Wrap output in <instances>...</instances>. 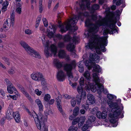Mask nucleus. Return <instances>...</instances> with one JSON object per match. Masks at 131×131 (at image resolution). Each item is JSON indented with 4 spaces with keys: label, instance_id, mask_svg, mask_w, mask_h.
I'll list each match as a JSON object with an SVG mask.
<instances>
[{
    "label": "nucleus",
    "instance_id": "1",
    "mask_svg": "<svg viewBox=\"0 0 131 131\" xmlns=\"http://www.w3.org/2000/svg\"><path fill=\"white\" fill-rule=\"evenodd\" d=\"M110 10V8L108 7L106 8L105 10L106 15L110 17L109 22L105 19L100 17L97 20V16L93 14L90 15L87 12L84 13L78 12V17L76 15L74 16L72 18L64 24H62L61 21H58L60 31L62 33L68 30L75 31L78 29L77 27H75L78 19H81L82 21L84 17H87L85 24L86 26L89 28L88 30L85 31L84 35L87 38H91L89 43H87L85 46L87 48L90 49L92 50H95L97 54H100L101 51L104 52L106 50L105 47L107 44L108 37H100L99 35H94L98 31L99 27L102 26L105 27V28L103 32L104 35H106L108 33L112 34L116 32L118 33V28L115 26L116 21L113 18L115 16L116 18L119 19L123 9H121V11L116 10L114 14L113 12H111Z\"/></svg>",
    "mask_w": 131,
    "mask_h": 131
},
{
    "label": "nucleus",
    "instance_id": "2",
    "mask_svg": "<svg viewBox=\"0 0 131 131\" xmlns=\"http://www.w3.org/2000/svg\"><path fill=\"white\" fill-rule=\"evenodd\" d=\"M89 61L86 60L85 61V65L89 70L93 67V72L96 73H93V78L94 83V86L92 87L91 86H90L87 88H88V90L91 89V91L94 92L97 91L98 94L99 95L101 94L102 91L104 93H108L107 90L106 89H104L103 85L100 83L101 82L104 83V80L101 78L100 80L98 76L99 74L98 73L101 72V68L99 65L94 63L95 62L96 63L98 62L100 60L99 56L95 53H90L89 56Z\"/></svg>",
    "mask_w": 131,
    "mask_h": 131
},
{
    "label": "nucleus",
    "instance_id": "3",
    "mask_svg": "<svg viewBox=\"0 0 131 131\" xmlns=\"http://www.w3.org/2000/svg\"><path fill=\"white\" fill-rule=\"evenodd\" d=\"M108 100L107 103L109 107L112 108L111 112L108 115V118L110 122L112 123L113 127H115L117 125L118 119L124 117L123 106L121 103V100L118 99L115 102L113 99H116V96L114 95L108 94L107 95Z\"/></svg>",
    "mask_w": 131,
    "mask_h": 131
},
{
    "label": "nucleus",
    "instance_id": "4",
    "mask_svg": "<svg viewBox=\"0 0 131 131\" xmlns=\"http://www.w3.org/2000/svg\"><path fill=\"white\" fill-rule=\"evenodd\" d=\"M57 28V26L54 25L49 26L47 28V30L48 32V36L50 38L56 37L59 40L63 39L64 41H70V43L67 46V49L68 50L72 52L71 54L72 55H76L75 50V44L77 43L79 40V38L78 37L74 36L73 38H70L69 35H66L63 36L60 34L55 35L54 33Z\"/></svg>",
    "mask_w": 131,
    "mask_h": 131
},
{
    "label": "nucleus",
    "instance_id": "5",
    "mask_svg": "<svg viewBox=\"0 0 131 131\" xmlns=\"http://www.w3.org/2000/svg\"><path fill=\"white\" fill-rule=\"evenodd\" d=\"M32 114L38 129L41 131H48V128L44 123V118L42 114L40 113L37 115L34 111L32 112Z\"/></svg>",
    "mask_w": 131,
    "mask_h": 131
},
{
    "label": "nucleus",
    "instance_id": "6",
    "mask_svg": "<svg viewBox=\"0 0 131 131\" xmlns=\"http://www.w3.org/2000/svg\"><path fill=\"white\" fill-rule=\"evenodd\" d=\"M83 75L85 78L86 79L85 81L83 77H81L79 80V83L80 85H85V87L87 91H89L90 90H91L90 89L88 90V88L89 86L92 87L94 86V82L93 81V78L92 80H91V78L90 77V73L88 71H86L83 74Z\"/></svg>",
    "mask_w": 131,
    "mask_h": 131
},
{
    "label": "nucleus",
    "instance_id": "7",
    "mask_svg": "<svg viewBox=\"0 0 131 131\" xmlns=\"http://www.w3.org/2000/svg\"><path fill=\"white\" fill-rule=\"evenodd\" d=\"M76 62L74 61H73L70 64H64L63 67L64 70L66 72L69 80L70 81V85L73 88H75L77 84L76 83H73L71 82V80L73 79V76L71 73V70L73 68L76 67Z\"/></svg>",
    "mask_w": 131,
    "mask_h": 131
},
{
    "label": "nucleus",
    "instance_id": "8",
    "mask_svg": "<svg viewBox=\"0 0 131 131\" xmlns=\"http://www.w3.org/2000/svg\"><path fill=\"white\" fill-rule=\"evenodd\" d=\"M20 43L30 55L36 58H40V56L39 53L29 46L25 41H21L20 42Z\"/></svg>",
    "mask_w": 131,
    "mask_h": 131
},
{
    "label": "nucleus",
    "instance_id": "9",
    "mask_svg": "<svg viewBox=\"0 0 131 131\" xmlns=\"http://www.w3.org/2000/svg\"><path fill=\"white\" fill-rule=\"evenodd\" d=\"M90 0H79L76 2L74 8L77 12L79 8L82 10L84 9L86 7L89 9L90 7Z\"/></svg>",
    "mask_w": 131,
    "mask_h": 131
},
{
    "label": "nucleus",
    "instance_id": "10",
    "mask_svg": "<svg viewBox=\"0 0 131 131\" xmlns=\"http://www.w3.org/2000/svg\"><path fill=\"white\" fill-rule=\"evenodd\" d=\"M14 23V12L13 11L11 14L10 19L6 20L3 26V28L6 30H8L11 26H13Z\"/></svg>",
    "mask_w": 131,
    "mask_h": 131
},
{
    "label": "nucleus",
    "instance_id": "11",
    "mask_svg": "<svg viewBox=\"0 0 131 131\" xmlns=\"http://www.w3.org/2000/svg\"><path fill=\"white\" fill-rule=\"evenodd\" d=\"M106 107L105 105H102L101 110L102 111L101 112L100 111H98L96 114L97 117L99 119H105L107 117V112L106 111Z\"/></svg>",
    "mask_w": 131,
    "mask_h": 131
},
{
    "label": "nucleus",
    "instance_id": "12",
    "mask_svg": "<svg viewBox=\"0 0 131 131\" xmlns=\"http://www.w3.org/2000/svg\"><path fill=\"white\" fill-rule=\"evenodd\" d=\"M31 77L32 79L38 82L43 81L44 80L42 74L39 72L34 73L31 74Z\"/></svg>",
    "mask_w": 131,
    "mask_h": 131
},
{
    "label": "nucleus",
    "instance_id": "13",
    "mask_svg": "<svg viewBox=\"0 0 131 131\" xmlns=\"http://www.w3.org/2000/svg\"><path fill=\"white\" fill-rule=\"evenodd\" d=\"M66 75L62 70L59 71L57 73V79L60 81H62L65 79Z\"/></svg>",
    "mask_w": 131,
    "mask_h": 131
},
{
    "label": "nucleus",
    "instance_id": "14",
    "mask_svg": "<svg viewBox=\"0 0 131 131\" xmlns=\"http://www.w3.org/2000/svg\"><path fill=\"white\" fill-rule=\"evenodd\" d=\"M77 91L79 94H81V97L84 99L86 97V93L85 91L83 90L82 86L79 85L77 88Z\"/></svg>",
    "mask_w": 131,
    "mask_h": 131
},
{
    "label": "nucleus",
    "instance_id": "15",
    "mask_svg": "<svg viewBox=\"0 0 131 131\" xmlns=\"http://www.w3.org/2000/svg\"><path fill=\"white\" fill-rule=\"evenodd\" d=\"M61 99V95H59L56 98V102L57 103V107L58 110L61 113L63 114V112L60 104Z\"/></svg>",
    "mask_w": 131,
    "mask_h": 131
},
{
    "label": "nucleus",
    "instance_id": "16",
    "mask_svg": "<svg viewBox=\"0 0 131 131\" xmlns=\"http://www.w3.org/2000/svg\"><path fill=\"white\" fill-rule=\"evenodd\" d=\"M61 99V95H59L56 98V102L57 103V107L58 110L61 113L63 114V112L60 104Z\"/></svg>",
    "mask_w": 131,
    "mask_h": 131
},
{
    "label": "nucleus",
    "instance_id": "17",
    "mask_svg": "<svg viewBox=\"0 0 131 131\" xmlns=\"http://www.w3.org/2000/svg\"><path fill=\"white\" fill-rule=\"evenodd\" d=\"M88 100L87 103L91 104H94L95 102V99L93 96L92 94H89L87 95Z\"/></svg>",
    "mask_w": 131,
    "mask_h": 131
},
{
    "label": "nucleus",
    "instance_id": "18",
    "mask_svg": "<svg viewBox=\"0 0 131 131\" xmlns=\"http://www.w3.org/2000/svg\"><path fill=\"white\" fill-rule=\"evenodd\" d=\"M49 42L48 41H46L44 45V47L45 48L44 53L47 57H48L51 55V54L49 53Z\"/></svg>",
    "mask_w": 131,
    "mask_h": 131
},
{
    "label": "nucleus",
    "instance_id": "19",
    "mask_svg": "<svg viewBox=\"0 0 131 131\" xmlns=\"http://www.w3.org/2000/svg\"><path fill=\"white\" fill-rule=\"evenodd\" d=\"M113 2L116 3L117 5L119 6L122 5V7L124 8L125 6V0H113Z\"/></svg>",
    "mask_w": 131,
    "mask_h": 131
},
{
    "label": "nucleus",
    "instance_id": "20",
    "mask_svg": "<svg viewBox=\"0 0 131 131\" xmlns=\"http://www.w3.org/2000/svg\"><path fill=\"white\" fill-rule=\"evenodd\" d=\"M13 115L16 122L19 123L20 122L21 120L20 115L18 112H14Z\"/></svg>",
    "mask_w": 131,
    "mask_h": 131
},
{
    "label": "nucleus",
    "instance_id": "21",
    "mask_svg": "<svg viewBox=\"0 0 131 131\" xmlns=\"http://www.w3.org/2000/svg\"><path fill=\"white\" fill-rule=\"evenodd\" d=\"M49 49L51 53L53 54L54 56H56L57 48L55 45L53 44L51 45Z\"/></svg>",
    "mask_w": 131,
    "mask_h": 131
},
{
    "label": "nucleus",
    "instance_id": "22",
    "mask_svg": "<svg viewBox=\"0 0 131 131\" xmlns=\"http://www.w3.org/2000/svg\"><path fill=\"white\" fill-rule=\"evenodd\" d=\"M13 106L11 104L10 105L6 113V116L8 118L11 117L12 114L14 112L12 109Z\"/></svg>",
    "mask_w": 131,
    "mask_h": 131
},
{
    "label": "nucleus",
    "instance_id": "23",
    "mask_svg": "<svg viewBox=\"0 0 131 131\" xmlns=\"http://www.w3.org/2000/svg\"><path fill=\"white\" fill-rule=\"evenodd\" d=\"M7 90L8 92L10 94H12L14 91L15 93H17V91L16 89L13 85L12 86H7Z\"/></svg>",
    "mask_w": 131,
    "mask_h": 131
},
{
    "label": "nucleus",
    "instance_id": "24",
    "mask_svg": "<svg viewBox=\"0 0 131 131\" xmlns=\"http://www.w3.org/2000/svg\"><path fill=\"white\" fill-rule=\"evenodd\" d=\"M63 62H59L57 59H55L53 60V63L58 69H60L62 66Z\"/></svg>",
    "mask_w": 131,
    "mask_h": 131
},
{
    "label": "nucleus",
    "instance_id": "25",
    "mask_svg": "<svg viewBox=\"0 0 131 131\" xmlns=\"http://www.w3.org/2000/svg\"><path fill=\"white\" fill-rule=\"evenodd\" d=\"M79 123L78 124V126L79 127H80L84 124V123L85 119V116H82L80 118L79 117Z\"/></svg>",
    "mask_w": 131,
    "mask_h": 131
},
{
    "label": "nucleus",
    "instance_id": "26",
    "mask_svg": "<svg viewBox=\"0 0 131 131\" xmlns=\"http://www.w3.org/2000/svg\"><path fill=\"white\" fill-rule=\"evenodd\" d=\"M35 102L39 107V111L40 112L42 111L43 107L41 101L39 99H37L35 101Z\"/></svg>",
    "mask_w": 131,
    "mask_h": 131
},
{
    "label": "nucleus",
    "instance_id": "27",
    "mask_svg": "<svg viewBox=\"0 0 131 131\" xmlns=\"http://www.w3.org/2000/svg\"><path fill=\"white\" fill-rule=\"evenodd\" d=\"M21 90L22 92L25 95L28 100L32 102V100L31 96L29 95L27 92H26L24 89L23 88H21Z\"/></svg>",
    "mask_w": 131,
    "mask_h": 131
},
{
    "label": "nucleus",
    "instance_id": "28",
    "mask_svg": "<svg viewBox=\"0 0 131 131\" xmlns=\"http://www.w3.org/2000/svg\"><path fill=\"white\" fill-rule=\"evenodd\" d=\"M9 4L8 2L7 1L4 2L3 4V7L2 8V11L3 12H5L7 9V6Z\"/></svg>",
    "mask_w": 131,
    "mask_h": 131
},
{
    "label": "nucleus",
    "instance_id": "29",
    "mask_svg": "<svg viewBox=\"0 0 131 131\" xmlns=\"http://www.w3.org/2000/svg\"><path fill=\"white\" fill-rule=\"evenodd\" d=\"M66 54L64 50H61L59 51L58 56L60 58H64Z\"/></svg>",
    "mask_w": 131,
    "mask_h": 131
},
{
    "label": "nucleus",
    "instance_id": "30",
    "mask_svg": "<svg viewBox=\"0 0 131 131\" xmlns=\"http://www.w3.org/2000/svg\"><path fill=\"white\" fill-rule=\"evenodd\" d=\"M96 117L95 116H90L89 117L87 121V124L91 123V125H92V122H94L95 120Z\"/></svg>",
    "mask_w": 131,
    "mask_h": 131
},
{
    "label": "nucleus",
    "instance_id": "31",
    "mask_svg": "<svg viewBox=\"0 0 131 131\" xmlns=\"http://www.w3.org/2000/svg\"><path fill=\"white\" fill-rule=\"evenodd\" d=\"M91 123L87 124V122L86 124H84L82 128V130H88L87 129L89 127L92 126Z\"/></svg>",
    "mask_w": 131,
    "mask_h": 131
},
{
    "label": "nucleus",
    "instance_id": "32",
    "mask_svg": "<svg viewBox=\"0 0 131 131\" xmlns=\"http://www.w3.org/2000/svg\"><path fill=\"white\" fill-rule=\"evenodd\" d=\"M21 4L19 3H18L17 6L16 11L17 13L19 14H20L21 12Z\"/></svg>",
    "mask_w": 131,
    "mask_h": 131
},
{
    "label": "nucleus",
    "instance_id": "33",
    "mask_svg": "<svg viewBox=\"0 0 131 131\" xmlns=\"http://www.w3.org/2000/svg\"><path fill=\"white\" fill-rule=\"evenodd\" d=\"M79 108L78 106H76L74 109L73 111V115L75 117L77 116L79 113Z\"/></svg>",
    "mask_w": 131,
    "mask_h": 131
},
{
    "label": "nucleus",
    "instance_id": "34",
    "mask_svg": "<svg viewBox=\"0 0 131 131\" xmlns=\"http://www.w3.org/2000/svg\"><path fill=\"white\" fill-rule=\"evenodd\" d=\"M15 93L16 94L14 95H9V97L14 100H16L18 97H20V95L17 91V93Z\"/></svg>",
    "mask_w": 131,
    "mask_h": 131
},
{
    "label": "nucleus",
    "instance_id": "35",
    "mask_svg": "<svg viewBox=\"0 0 131 131\" xmlns=\"http://www.w3.org/2000/svg\"><path fill=\"white\" fill-rule=\"evenodd\" d=\"M82 61H80L78 63V64H79L78 66L79 70L81 73L82 72L84 71V68L82 64Z\"/></svg>",
    "mask_w": 131,
    "mask_h": 131
},
{
    "label": "nucleus",
    "instance_id": "36",
    "mask_svg": "<svg viewBox=\"0 0 131 131\" xmlns=\"http://www.w3.org/2000/svg\"><path fill=\"white\" fill-rule=\"evenodd\" d=\"M70 103L71 105L73 107H74L76 104V99L75 98L72 97Z\"/></svg>",
    "mask_w": 131,
    "mask_h": 131
},
{
    "label": "nucleus",
    "instance_id": "37",
    "mask_svg": "<svg viewBox=\"0 0 131 131\" xmlns=\"http://www.w3.org/2000/svg\"><path fill=\"white\" fill-rule=\"evenodd\" d=\"M51 98V96L50 94H45L44 97V100L46 102H48Z\"/></svg>",
    "mask_w": 131,
    "mask_h": 131
},
{
    "label": "nucleus",
    "instance_id": "38",
    "mask_svg": "<svg viewBox=\"0 0 131 131\" xmlns=\"http://www.w3.org/2000/svg\"><path fill=\"white\" fill-rule=\"evenodd\" d=\"M78 128L77 127L72 126H70L68 129V131H78Z\"/></svg>",
    "mask_w": 131,
    "mask_h": 131
},
{
    "label": "nucleus",
    "instance_id": "39",
    "mask_svg": "<svg viewBox=\"0 0 131 131\" xmlns=\"http://www.w3.org/2000/svg\"><path fill=\"white\" fill-rule=\"evenodd\" d=\"M100 7L97 4H95L93 5L91 8L92 10H95L98 9Z\"/></svg>",
    "mask_w": 131,
    "mask_h": 131
},
{
    "label": "nucleus",
    "instance_id": "40",
    "mask_svg": "<svg viewBox=\"0 0 131 131\" xmlns=\"http://www.w3.org/2000/svg\"><path fill=\"white\" fill-rule=\"evenodd\" d=\"M42 21L45 27H47L48 25V23L46 18L44 17L43 18Z\"/></svg>",
    "mask_w": 131,
    "mask_h": 131
},
{
    "label": "nucleus",
    "instance_id": "41",
    "mask_svg": "<svg viewBox=\"0 0 131 131\" xmlns=\"http://www.w3.org/2000/svg\"><path fill=\"white\" fill-rule=\"evenodd\" d=\"M5 83H6V85H7V86H12V85H13L10 81L8 79H6L5 80Z\"/></svg>",
    "mask_w": 131,
    "mask_h": 131
},
{
    "label": "nucleus",
    "instance_id": "42",
    "mask_svg": "<svg viewBox=\"0 0 131 131\" xmlns=\"http://www.w3.org/2000/svg\"><path fill=\"white\" fill-rule=\"evenodd\" d=\"M65 41H64V42H59L58 43V47L59 48H63L65 46Z\"/></svg>",
    "mask_w": 131,
    "mask_h": 131
},
{
    "label": "nucleus",
    "instance_id": "43",
    "mask_svg": "<svg viewBox=\"0 0 131 131\" xmlns=\"http://www.w3.org/2000/svg\"><path fill=\"white\" fill-rule=\"evenodd\" d=\"M77 103L78 104H80L81 101V98L80 96L77 95L76 97Z\"/></svg>",
    "mask_w": 131,
    "mask_h": 131
},
{
    "label": "nucleus",
    "instance_id": "44",
    "mask_svg": "<svg viewBox=\"0 0 131 131\" xmlns=\"http://www.w3.org/2000/svg\"><path fill=\"white\" fill-rule=\"evenodd\" d=\"M35 93L38 96H40L42 93L41 91H39L38 89H36L35 91Z\"/></svg>",
    "mask_w": 131,
    "mask_h": 131
},
{
    "label": "nucleus",
    "instance_id": "45",
    "mask_svg": "<svg viewBox=\"0 0 131 131\" xmlns=\"http://www.w3.org/2000/svg\"><path fill=\"white\" fill-rule=\"evenodd\" d=\"M8 72L10 74H12L15 72V69L13 68H11L8 70Z\"/></svg>",
    "mask_w": 131,
    "mask_h": 131
},
{
    "label": "nucleus",
    "instance_id": "46",
    "mask_svg": "<svg viewBox=\"0 0 131 131\" xmlns=\"http://www.w3.org/2000/svg\"><path fill=\"white\" fill-rule=\"evenodd\" d=\"M2 59L8 65H10V62L8 59L6 57H4L2 58Z\"/></svg>",
    "mask_w": 131,
    "mask_h": 131
},
{
    "label": "nucleus",
    "instance_id": "47",
    "mask_svg": "<svg viewBox=\"0 0 131 131\" xmlns=\"http://www.w3.org/2000/svg\"><path fill=\"white\" fill-rule=\"evenodd\" d=\"M2 59L8 65H10V62L8 59L6 57H4L2 58Z\"/></svg>",
    "mask_w": 131,
    "mask_h": 131
},
{
    "label": "nucleus",
    "instance_id": "48",
    "mask_svg": "<svg viewBox=\"0 0 131 131\" xmlns=\"http://www.w3.org/2000/svg\"><path fill=\"white\" fill-rule=\"evenodd\" d=\"M79 117H77L73 120L72 122V124L73 125H75L79 123Z\"/></svg>",
    "mask_w": 131,
    "mask_h": 131
},
{
    "label": "nucleus",
    "instance_id": "49",
    "mask_svg": "<svg viewBox=\"0 0 131 131\" xmlns=\"http://www.w3.org/2000/svg\"><path fill=\"white\" fill-rule=\"evenodd\" d=\"M63 97L64 98L69 99L72 98L71 96L67 94H64L63 95Z\"/></svg>",
    "mask_w": 131,
    "mask_h": 131
},
{
    "label": "nucleus",
    "instance_id": "50",
    "mask_svg": "<svg viewBox=\"0 0 131 131\" xmlns=\"http://www.w3.org/2000/svg\"><path fill=\"white\" fill-rule=\"evenodd\" d=\"M39 12L40 13H41L43 10L42 7V3H39Z\"/></svg>",
    "mask_w": 131,
    "mask_h": 131
},
{
    "label": "nucleus",
    "instance_id": "51",
    "mask_svg": "<svg viewBox=\"0 0 131 131\" xmlns=\"http://www.w3.org/2000/svg\"><path fill=\"white\" fill-rule=\"evenodd\" d=\"M25 32L26 34L30 35L32 33V31L30 29H28L25 30Z\"/></svg>",
    "mask_w": 131,
    "mask_h": 131
},
{
    "label": "nucleus",
    "instance_id": "52",
    "mask_svg": "<svg viewBox=\"0 0 131 131\" xmlns=\"http://www.w3.org/2000/svg\"><path fill=\"white\" fill-rule=\"evenodd\" d=\"M98 110V108L97 107H95L92 110V113L94 114L96 112L97 113V112L98 111H97Z\"/></svg>",
    "mask_w": 131,
    "mask_h": 131
},
{
    "label": "nucleus",
    "instance_id": "53",
    "mask_svg": "<svg viewBox=\"0 0 131 131\" xmlns=\"http://www.w3.org/2000/svg\"><path fill=\"white\" fill-rule=\"evenodd\" d=\"M6 37L5 34L0 32V38H5Z\"/></svg>",
    "mask_w": 131,
    "mask_h": 131
},
{
    "label": "nucleus",
    "instance_id": "54",
    "mask_svg": "<svg viewBox=\"0 0 131 131\" xmlns=\"http://www.w3.org/2000/svg\"><path fill=\"white\" fill-rule=\"evenodd\" d=\"M52 1V0H49L48 2V8L49 9L50 8Z\"/></svg>",
    "mask_w": 131,
    "mask_h": 131
},
{
    "label": "nucleus",
    "instance_id": "55",
    "mask_svg": "<svg viewBox=\"0 0 131 131\" xmlns=\"http://www.w3.org/2000/svg\"><path fill=\"white\" fill-rule=\"evenodd\" d=\"M54 100L53 99H51L49 101L48 103L49 104L51 105L53 104L54 102Z\"/></svg>",
    "mask_w": 131,
    "mask_h": 131
},
{
    "label": "nucleus",
    "instance_id": "56",
    "mask_svg": "<svg viewBox=\"0 0 131 131\" xmlns=\"http://www.w3.org/2000/svg\"><path fill=\"white\" fill-rule=\"evenodd\" d=\"M83 107L85 109L87 110L88 109L89 107V105L88 104H87L85 105H82Z\"/></svg>",
    "mask_w": 131,
    "mask_h": 131
},
{
    "label": "nucleus",
    "instance_id": "57",
    "mask_svg": "<svg viewBox=\"0 0 131 131\" xmlns=\"http://www.w3.org/2000/svg\"><path fill=\"white\" fill-rule=\"evenodd\" d=\"M0 93L2 95V96H5V93L4 91L2 89L1 90Z\"/></svg>",
    "mask_w": 131,
    "mask_h": 131
},
{
    "label": "nucleus",
    "instance_id": "58",
    "mask_svg": "<svg viewBox=\"0 0 131 131\" xmlns=\"http://www.w3.org/2000/svg\"><path fill=\"white\" fill-rule=\"evenodd\" d=\"M59 6V3H58L53 8V10H56L58 7Z\"/></svg>",
    "mask_w": 131,
    "mask_h": 131
},
{
    "label": "nucleus",
    "instance_id": "59",
    "mask_svg": "<svg viewBox=\"0 0 131 131\" xmlns=\"http://www.w3.org/2000/svg\"><path fill=\"white\" fill-rule=\"evenodd\" d=\"M64 58H65L66 60L68 61L70 60V57L68 56H67L66 54Z\"/></svg>",
    "mask_w": 131,
    "mask_h": 131
},
{
    "label": "nucleus",
    "instance_id": "60",
    "mask_svg": "<svg viewBox=\"0 0 131 131\" xmlns=\"http://www.w3.org/2000/svg\"><path fill=\"white\" fill-rule=\"evenodd\" d=\"M45 112L47 113L46 114L47 115L52 114V111L50 110H46L45 111Z\"/></svg>",
    "mask_w": 131,
    "mask_h": 131
},
{
    "label": "nucleus",
    "instance_id": "61",
    "mask_svg": "<svg viewBox=\"0 0 131 131\" xmlns=\"http://www.w3.org/2000/svg\"><path fill=\"white\" fill-rule=\"evenodd\" d=\"M41 20V16L38 17L37 19L36 22L40 23Z\"/></svg>",
    "mask_w": 131,
    "mask_h": 131
},
{
    "label": "nucleus",
    "instance_id": "62",
    "mask_svg": "<svg viewBox=\"0 0 131 131\" xmlns=\"http://www.w3.org/2000/svg\"><path fill=\"white\" fill-rule=\"evenodd\" d=\"M40 29L41 31L43 32H44L45 31V30L43 26H42L40 27Z\"/></svg>",
    "mask_w": 131,
    "mask_h": 131
},
{
    "label": "nucleus",
    "instance_id": "63",
    "mask_svg": "<svg viewBox=\"0 0 131 131\" xmlns=\"http://www.w3.org/2000/svg\"><path fill=\"white\" fill-rule=\"evenodd\" d=\"M116 6L115 5H113L111 7V9L112 10H114L116 8Z\"/></svg>",
    "mask_w": 131,
    "mask_h": 131
},
{
    "label": "nucleus",
    "instance_id": "64",
    "mask_svg": "<svg viewBox=\"0 0 131 131\" xmlns=\"http://www.w3.org/2000/svg\"><path fill=\"white\" fill-rule=\"evenodd\" d=\"M40 23L37 22L36 21L35 27L36 28H37L39 24Z\"/></svg>",
    "mask_w": 131,
    "mask_h": 131
}]
</instances>
